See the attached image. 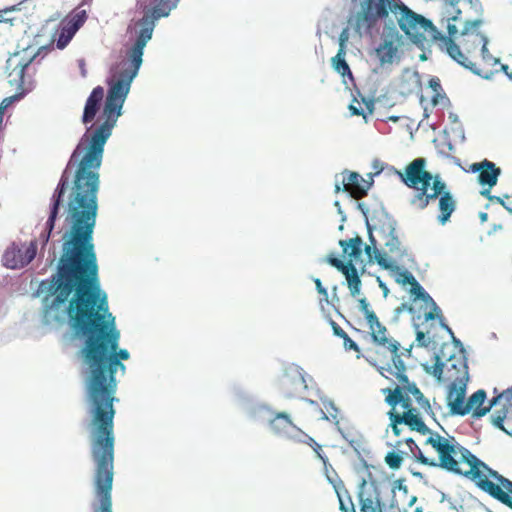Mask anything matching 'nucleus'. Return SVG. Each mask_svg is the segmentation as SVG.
I'll list each match as a JSON object with an SVG mask.
<instances>
[{"label":"nucleus","mask_w":512,"mask_h":512,"mask_svg":"<svg viewBox=\"0 0 512 512\" xmlns=\"http://www.w3.org/2000/svg\"><path fill=\"white\" fill-rule=\"evenodd\" d=\"M102 159L103 155H82L79 160L68 196V229L57 271L47 287L42 282L41 288L54 296V304L68 302L70 326L84 338L81 356L86 366L94 481L113 484L116 373L125 372L121 361L128 360L130 354L126 349L118 350L120 332L109 312L107 294L101 289L93 240Z\"/></svg>","instance_id":"f257e3e1"},{"label":"nucleus","mask_w":512,"mask_h":512,"mask_svg":"<svg viewBox=\"0 0 512 512\" xmlns=\"http://www.w3.org/2000/svg\"><path fill=\"white\" fill-rule=\"evenodd\" d=\"M382 393L385 395V402L390 406L387 415L393 434L400 436V425L404 424L410 430L426 436L423 446H430L437 453V458L428 457L424 451L418 449L417 460L421 464L463 475L474 481L482 491L493 498L498 501L501 499L497 492H505L503 479L506 478L489 468L470 450L462 446L455 437H445L432 431L420 414V410L426 411L420 406H413L410 392L402 395L400 389L385 388L382 389Z\"/></svg>","instance_id":"f03ea898"},{"label":"nucleus","mask_w":512,"mask_h":512,"mask_svg":"<svg viewBox=\"0 0 512 512\" xmlns=\"http://www.w3.org/2000/svg\"><path fill=\"white\" fill-rule=\"evenodd\" d=\"M458 3L452 5V10H447L445 16L441 19V25L446 22V29L448 36L443 35L433 23L424 17L426 23H421V30H419L421 36V43L430 41L438 46V48L447 53L454 61L463 66L464 68L472 71L473 73L482 76L481 70L474 62V58L477 51H481L483 59H486L488 54V39L480 31L482 21L479 19L466 21L460 33L459 42H455V38L458 35L457 23L460 21L461 10L455 8ZM488 78V75H483Z\"/></svg>","instance_id":"7ed1b4c3"},{"label":"nucleus","mask_w":512,"mask_h":512,"mask_svg":"<svg viewBox=\"0 0 512 512\" xmlns=\"http://www.w3.org/2000/svg\"><path fill=\"white\" fill-rule=\"evenodd\" d=\"M426 159L419 157L410 162L403 171H397L400 180L413 194L409 199L410 205L418 210L426 209L431 201L438 199L440 224H446L456 210L457 202L439 175H433L426 170Z\"/></svg>","instance_id":"20e7f679"},{"label":"nucleus","mask_w":512,"mask_h":512,"mask_svg":"<svg viewBox=\"0 0 512 512\" xmlns=\"http://www.w3.org/2000/svg\"><path fill=\"white\" fill-rule=\"evenodd\" d=\"M177 2L178 0H155L154 7L146 11L136 23L139 27L137 38L127 51L126 57L111 66L106 80L107 85H131L142 64L144 48L152 38L155 22L161 17L168 16Z\"/></svg>","instance_id":"39448f33"},{"label":"nucleus","mask_w":512,"mask_h":512,"mask_svg":"<svg viewBox=\"0 0 512 512\" xmlns=\"http://www.w3.org/2000/svg\"><path fill=\"white\" fill-rule=\"evenodd\" d=\"M393 14L400 29L415 44L421 43V23L424 16L408 8L400 0H365L361 11L350 17L349 25L359 36L370 35L379 19Z\"/></svg>","instance_id":"423d86ee"},{"label":"nucleus","mask_w":512,"mask_h":512,"mask_svg":"<svg viewBox=\"0 0 512 512\" xmlns=\"http://www.w3.org/2000/svg\"><path fill=\"white\" fill-rule=\"evenodd\" d=\"M368 326L373 343L391 353V362L379 368L380 374L395 384L393 389H400L402 395L410 392L416 403H418L427 414H433L429 400L423 395L414 382L409 381L406 375V366L401 360L402 353H399V342L390 337L387 328L379 321L376 314H369Z\"/></svg>","instance_id":"0eeeda50"},{"label":"nucleus","mask_w":512,"mask_h":512,"mask_svg":"<svg viewBox=\"0 0 512 512\" xmlns=\"http://www.w3.org/2000/svg\"><path fill=\"white\" fill-rule=\"evenodd\" d=\"M461 374L458 376V387H454L452 390H448L447 393V404L450 409V413L452 415H460L464 416L467 414H471L473 418H481L485 416L490 409L495 406L499 402V397H493L487 405L486 402V392L483 389H479L474 392L466 401H465V393H466V384H465V369L462 365L460 367Z\"/></svg>","instance_id":"6e6552de"},{"label":"nucleus","mask_w":512,"mask_h":512,"mask_svg":"<svg viewBox=\"0 0 512 512\" xmlns=\"http://www.w3.org/2000/svg\"><path fill=\"white\" fill-rule=\"evenodd\" d=\"M32 52L29 49L15 52L6 61V71L9 84L19 94L29 92L33 87V77L37 71L35 59L40 51Z\"/></svg>","instance_id":"1a4fd4ad"},{"label":"nucleus","mask_w":512,"mask_h":512,"mask_svg":"<svg viewBox=\"0 0 512 512\" xmlns=\"http://www.w3.org/2000/svg\"><path fill=\"white\" fill-rule=\"evenodd\" d=\"M370 244L364 247V251L370 262H376L382 269L396 270L398 269L397 261L400 260L404 251L397 236L393 233L388 235L384 243V251H380L377 247V241L372 233L369 235Z\"/></svg>","instance_id":"9d476101"},{"label":"nucleus","mask_w":512,"mask_h":512,"mask_svg":"<svg viewBox=\"0 0 512 512\" xmlns=\"http://www.w3.org/2000/svg\"><path fill=\"white\" fill-rule=\"evenodd\" d=\"M394 273L395 281L401 285H410L409 293L413 298V301L421 300L425 307H429L430 311L425 313V320L430 321L435 318H439L440 321H443L444 318L442 316L441 310L433 300V298L424 290V288L419 284L416 278L413 276L411 272L408 270H401L398 266L396 270H389ZM441 325L450 333L453 334L451 328L445 323L441 322Z\"/></svg>","instance_id":"9b49d317"},{"label":"nucleus","mask_w":512,"mask_h":512,"mask_svg":"<svg viewBox=\"0 0 512 512\" xmlns=\"http://www.w3.org/2000/svg\"><path fill=\"white\" fill-rule=\"evenodd\" d=\"M87 20L86 10L81 7L75 8L59 23L58 29L54 34L56 46L58 49H64L72 40L76 32L83 26Z\"/></svg>","instance_id":"f8f14e48"},{"label":"nucleus","mask_w":512,"mask_h":512,"mask_svg":"<svg viewBox=\"0 0 512 512\" xmlns=\"http://www.w3.org/2000/svg\"><path fill=\"white\" fill-rule=\"evenodd\" d=\"M278 384L283 395L288 398L300 397L308 388L305 373L297 365L286 367Z\"/></svg>","instance_id":"ddd939ff"},{"label":"nucleus","mask_w":512,"mask_h":512,"mask_svg":"<svg viewBox=\"0 0 512 512\" xmlns=\"http://www.w3.org/2000/svg\"><path fill=\"white\" fill-rule=\"evenodd\" d=\"M37 242L31 241L28 245H16L13 243L5 251L2 262L10 269H19L28 265L36 256Z\"/></svg>","instance_id":"4468645a"},{"label":"nucleus","mask_w":512,"mask_h":512,"mask_svg":"<svg viewBox=\"0 0 512 512\" xmlns=\"http://www.w3.org/2000/svg\"><path fill=\"white\" fill-rule=\"evenodd\" d=\"M68 186H69V178L66 175V170H65L60 178V181H59V183L53 193L52 199H51L52 203H51L50 214H49V217L46 222V230L40 236L42 238L44 244H46L48 242V240L50 238V234H51L52 230L54 229L55 221L57 219L58 212H59V207H60V204L63 200L64 194H65Z\"/></svg>","instance_id":"2eb2a0df"},{"label":"nucleus","mask_w":512,"mask_h":512,"mask_svg":"<svg viewBox=\"0 0 512 512\" xmlns=\"http://www.w3.org/2000/svg\"><path fill=\"white\" fill-rule=\"evenodd\" d=\"M326 262L329 263L331 266L335 267L345 276L348 288L352 296H356L360 293L361 279L353 263H345L339 258L335 257L334 254H329L326 257Z\"/></svg>","instance_id":"dca6fc26"},{"label":"nucleus","mask_w":512,"mask_h":512,"mask_svg":"<svg viewBox=\"0 0 512 512\" xmlns=\"http://www.w3.org/2000/svg\"><path fill=\"white\" fill-rule=\"evenodd\" d=\"M401 36L398 32L385 36L375 49L376 56L381 66L392 64L398 58Z\"/></svg>","instance_id":"f3484780"},{"label":"nucleus","mask_w":512,"mask_h":512,"mask_svg":"<svg viewBox=\"0 0 512 512\" xmlns=\"http://www.w3.org/2000/svg\"><path fill=\"white\" fill-rule=\"evenodd\" d=\"M470 170L478 173L479 183L487 189H492L497 184L498 177L501 174V169L487 159L471 164Z\"/></svg>","instance_id":"a211bd4d"},{"label":"nucleus","mask_w":512,"mask_h":512,"mask_svg":"<svg viewBox=\"0 0 512 512\" xmlns=\"http://www.w3.org/2000/svg\"><path fill=\"white\" fill-rule=\"evenodd\" d=\"M342 184L343 187L338 183L335 185V192L346 191L355 199L366 196L369 189L367 182L356 172H347L342 179Z\"/></svg>","instance_id":"6ab92c4d"},{"label":"nucleus","mask_w":512,"mask_h":512,"mask_svg":"<svg viewBox=\"0 0 512 512\" xmlns=\"http://www.w3.org/2000/svg\"><path fill=\"white\" fill-rule=\"evenodd\" d=\"M112 485L94 481L95 495L98 503L93 504L94 512H112Z\"/></svg>","instance_id":"aec40b11"},{"label":"nucleus","mask_w":512,"mask_h":512,"mask_svg":"<svg viewBox=\"0 0 512 512\" xmlns=\"http://www.w3.org/2000/svg\"><path fill=\"white\" fill-rule=\"evenodd\" d=\"M464 366L466 377H465V384H467L468 381V366L466 362L460 358H454L451 357L448 359V361L445 363V376H444V382H449V388L448 390H452L454 387H458L456 384H458V376L460 377L461 374V366Z\"/></svg>","instance_id":"412c9836"},{"label":"nucleus","mask_w":512,"mask_h":512,"mask_svg":"<svg viewBox=\"0 0 512 512\" xmlns=\"http://www.w3.org/2000/svg\"><path fill=\"white\" fill-rule=\"evenodd\" d=\"M104 97V89L101 86L95 87L86 100L82 122L84 124L91 123L98 113Z\"/></svg>","instance_id":"4be33fe9"},{"label":"nucleus","mask_w":512,"mask_h":512,"mask_svg":"<svg viewBox=\"0 0 512 512\" xmlns=\"http://www.w3.org/2000/svg\"><path fill=\"white\" fill-rule=\"evenodd\" d=\"M339 245L343 250V255L348 257L347 262L354 265L358 262L363 251V241L359 235L347 240H340Z\"/></svg>","instance_id":"5701e85b"},{"label":"nucleus","mask_w":512,"mask_h":512,"mask_svg":"<svg viewBox=\"0 0 512 512\" xmlns=\"http://www.w3.org/2000/svg\"><path fill=\"white\" fill-rule=\"evenodd\" d=\"M345 50L339 49L337 54L332 58V67L341 76H349L352 78V72L348 63L345 60Z\"/></svg>","instance_id":"b1692460"},{"label":"nucleus","mask_w":512,"mask_h":512,"mask_svg":"<svg viewBox=\"0 0 512 512\" xmlns=\"http://www.w3.org/2000/svg\"><path fill=\"white\" fill-rule=\"evenodd\" d=\"M270 426L275 433L281 434L287 432L293 426V422L286 413L281 412L270 421Z\"/></svg>","instance_id":"393cba45"},{"label":"nucleus","mask_w":512,"mask_h":512,"mask_svg":"<svg viewBox=\"0 0 512 512\" xmlns=\"http://www.w3.org/2000/svg\"><path fill=\"white\" fill-rule=\"evenodd\" d=\"M359 503V512H382L379 502L370 497H364L363 492L359 493Z\"/></svg>","instance_id":"a878e982"},{"label":"nucleus","mask_w":512,"mask_h":512,"mask_svg":"<svg viewBox=\"0 0 512 512\" xmlns=\"http://www.w3.org/2000/svg\"><path fill=\"white\" fill-rule=\"evenodd\" d=\"M336 492L339 500V509L342 512H355V507L348 491L344 489V491L336 490Z\"/></svg>","instance_id":"bb28decb"},{"label":"nucleus","mask_w":512,"mask_h":512,"mask_svg":"<svg viewBox=\"0 0 512 512\" xmlns=\"http://www.w3.org/2000/svg\"><path fill=\"white\" fill-rule=\"evenodd\" d=\"M504 484V493L497 492V495L501 498L499 501L509 508L512 509V481L509 479H503Z\"/></svg>","instance_id":"cd10ccee"},{"label":"nucleus","mask_w":512,"mask_h":512,"mask_svg":"<svg viewBox=\"0 0 512 512\" xmlns=\"http://www.w3.org/2000/svg\"><path fill=\"white\" fill-rule=\"evenodd\" d=\"M303 442L306 443L307 445H309L315 452L316 456L323 462L324 465H326L328 459L322 453L321 445L318 444L312 437H310L308 435H305V440Z\"/></svg>","instance_id":"c85d7f7f"},{"label":"nucleus","mask_w":512,"mask_h":512,"mask_svg":"<svg viewBox=\"0 0 512 512\" xmlns=\"http://www.w3.org/2000/svg\"><path fill=\"white\" fill-rule=\"evenodd\" d=\"M385 462L391 469L397 470L401 467L403 458L399 453L389 452L385 456Z\"/></svg>","instance_id":"c756f323"},{"label":"nucleus","mask_w":512,"mask_h":512,"mask_svg":"<svg viewBox=\"0 0 512 512\" xmlns=\"http://www.w3.org/2000/svg\"><path fill=\"white\" fill-rule=\"evenodd\" d=\"M429 87L433 90L435 93L432 98L433 105L438 104V97L441 96L442 86L440 84V80L436 77L431 78L429 80Z\"/></svg>","instance_id":"7c9ffc66"},{"label":"nucleus","mask_w":512,"mask_h":512,"mask_svg":"<svg viewBox=\"0 0 512 512\" xmlns=\"http://www.w3.org/2000/svg\"><path fill=\"white\" fill-rule=\"evenodd\" d=\"M343 339V345L346 350H353L357 352V358L360 357V348L359 346L349 337V335L346 333Z\"/></svg>","instance_id":"2f4dec72"},{"label":"nucleus","mask_w":512,"mask_h":512,"mask_svg":"<svg viewBox=\"0 0 512 512\" xmlns=\"http://www.w3.org/2000/svg\"><path fill=\"white\" fill-rule=\"evenodd\" d=\"M433 375L439 380L444 381L445 376V363L439 362V358L437 357V362L433 366Z\"/></svg>","instance_id":"473e14b6"},{"label":"nucleus","mask_w":512,"mask_h":512,"mask_svg":"<svg viewBox=\"0 0 512 512\" xmlns=\"http://www.w3.org/2000/svg\"><path fill=\"white\" fill-rule=\"evenodd\" d=\"M359 307L360 310L365 314L367 323H369V314H375V312L369 309V303L367 302L366 298H361L359 300Z\"/></svg>","instance_id":"72a5a7b5"},{"label":"nucleus","mask_w":512,"mask_h":512,"mask_svg":"<svg viewBox=\"0 0 512 512\" xmlns=\"http://www.w3.org/2000/svg\"><path fill=\"white\" fill-rule=\"evenodd\" d=\"M497 397H499V401L505 400V407H512V387L506 389L505 391L497 395Z\"/></svg>","instance_id":"f704fd0d"},{"label":"nucleus","mask_w":512,"mask_h":512,"mask_svg":"<svg viewBox=\"0 0 512 512\" xmlns=\"http://www.w3.org/2000/svg\"><path fill=\"white\" fill-rule=\"evenodd\" d=\"M416 341H417L418 346H421V347H428L430 344V339L426 337V335L423 331H417Z\"/></svg>","instance_id":"c9c22d12"},{"label":"nucleus","mask_w":512,"mask_h":512,"mask_svg":"<svg viewBox=\"0 0 512 512\" xmlns=\"http://www.w3.org/2000/svg\"><path fill=\"white\" fill-rule=\"evenodd\" d=\"M490 190L491 189H485L481 192V195H483L484 197L488 198L491 202H496V203H499L501 204L502 206H505V201L503 198L499 197V196H493L490 194Z\"/></svg>","instance_id":"e433bc0d"},{"label":"nucleus","mask_w":512,"mask_h":512,"mask_svg":"<svg viewBox=\"0 0 512 512\" xmlns=\"http://www.w3.org/2000/svg\"><path fill=\"white\" fill-rule=\"evenodd\" d=\"M314 283H315V286H316V290H317V292H318L320 295H322V297H323V299H324L325 301H327V300H328V292H327V289L323 287L321 280H320V279H318V278H316V279L314 280Z\"/></svg>","instance_id":"4c0bfd02"},{"label":"nucleus","mask_w":512,"mask_h":512,"mask_svg":"<svg viewBox=\"0 0 512 512\" xmlns=\"http://www.w3.org/2000/svg\"><path fill=\"white\" fill-rule=\"evenodd\" d=\"M407 446L409 447L410 451L414 454V456L417 458L418 455V449L420 447L415 443V441L412 438H407L405 440Z\"/></svg>","instance_id":"58836bf2"},{"label":"nucleus","mask_w":512,"mask_h":512,"mask_svg":"<svg viewBox=\"0 0 512 512\" xmlns=\"http://www.w3.org/2000/svg\"><path fill=\"white\" fill-rule=\"evenodd\" d=\"M331 326L336 336L340 338L344 337L346 332L335 321H331Z\"/></svg>","instance_id":"ea45409f"},{"label":"nucleus","mask_w":512,"mask_h":512,"mask_svg":"<svg viewBox=\"0 0 512 512\" xmlns=\"http://www.w3.org/2000/svg\"><path fill=\"white\" fill-rule=\"evenodd\" d=\"M349 110L351 112L352 115H356V116H364L365 117V114H364V110L354 104H350L349 105Z\"/></svg>","instance_id":"a19ab883"},{"label":"nucleus","mask_w":512,"mask_h":512,"mask_svg":"<svg viewBox=\"0 0 512 512\" xmlns=\"http://www.w3.org/2000/svg\"><path fill=\"white\" fill-rule=\"evenodd\" d=\"M348 40L347 30H343L339 37V49L345 50V43Z\"/></svg>","instance_id":"79ce46f5"},{"label":"nucleus","mask_w":512,"mask_h":512,"mask_svg":"<svg viewBox=\"0 0 512 512\" xmlns=\"http://www.w3.org/2000/svg\"><path fill=\"white\" fill-rule=\"evenodd\" d=\"M504 418H505V416H501V415L492 416V422L496 427L503 429Z\"/></svg>","instance_id":"37998d69"},{"label":"nucleus","mask_w":512,"mask_h":512,"mask_svg":"<svg viewBox=\"0 0 512 512\" xmlns=\"http://www.w3.org/2000/svg\"><path fill=\"white\" fill-rule=\"evenodd\" d=\"M500 69L512 81V72L509 71V66L507 64H501Z\"/></svg>","instance_id":"c03bdc74"},{"label":"nucleus","mask_w":512,"mask_h":512,"mask_svg":"<svg viewBox=\"0 0 512 512\" xmlns=\"http://www.w3.org/2000/svg\"><path fill=\"white\" fill-rule=\"evenodd\" d=\"M484 61L486 62H492L494 64H499V59L498 58H494L490 52L488 51V54H486V59H483Z\"/></svg>","instance_id":"a18cd8bd"},{"label":"nucleus","mask_w":512,"mask_h":512,"mask_svg":"<svg viewBox=\"0 0 512 512\" xmlns=\"http://www.w3.org/2000/svg\"><path fill=\"white\" fill-rule=\"evenodd\" d=\"M365 103V106H366V109L368 111L369 114H372L373 113V109H374V104L372 101H364Z\"/></svg>","instance_id":"49530a36"},{"label":"nucleus","mask_w":512,"mask_h":512,"mask_svg":"<svg viewBox=\"0 0 512 512\" xmlns=\"http://www.w3.org/2000/svg\"><path fill=\"white\" fill-rule=\"evenodd\" d=\"M5 13H6V10H1L0 11V23H3V22L7 23V22H11L12 21L11 19H7V18L4 17Z\"/></svg>","instance_id":"de8ad7c7"},{"label":"nucleus","mask_w":512,"mask_h":512,"mask_svg":"<svg viewBox=\"0 0 512 512\" xmlns=\"http://www.w3.org/2000/svg\"><path fill=\"white\" fill-rule=\"evenodd\" d=\"M404 310H408L411 312V311H413V308H412V306H409L407 304H402L401 307L397 308V312H401Z\"/></svg>","instance_id":"09e8293b"},{"label":"nucleus","mask_w":512,"mask_h":512,"mask_svg":"<svg viewBox=\"0 0 512 512\" xmlns=\"http://www.w3.org/2000/svg\"><path fill=\"white\" fill-rule=\"evenodd\" d=\"M445 2H446V3H448V4H452V5H454V4H456V3H459V2H460V0H445Z\"/></svg>","instance_id":"8fccbe9b"},{"label":"nucleus","mask_w":512,"mask_h":512,"mask_svg":"<svg viewBox=\"0 0 512 512\" xmlns=\"http://www.w3.org/2000/svg\"><path fill=\"white\" fill-rule=\"evenodd\" d=\"M480 218H481L482 221H486L487 220V214L486 213H481Z\"/></svg>","instance_id":"3c124183"},{"label":"nucleus","mask_w":512,"mask_h":512,"mask_svg":"<svg viewBox=\"0 0 512 512\" xmlns=\"http://www.w3.org/2000/svg\"><path fill=\"white\" fill-rule=\"evenodd\" d=\"M505 209H507L512 214V208L509 207V204L505 203V206H503Z\"/></svg>","instance_id":"603ef678"},{"label":"nucleus","mask_w":512,"mask_h":512,"mask_svg":"<svg viewBox=\"0 0 512 512\" xmlns=\"http://www.w3.org/2000/svg\"><path fill=\"white\" fill-rule=\"evenodd\" d=\"M380 287H381V288L384 290V292L386 293V291H387V287H386L383 283H381V282H380Z\"/></svg>","instance_id":"864d4df0"}]
</instances>
